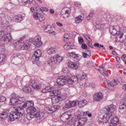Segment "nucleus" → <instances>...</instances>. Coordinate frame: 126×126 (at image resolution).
Returning a JSON list of instances; mask_svg holds the SVG:
<instances>
[{
    "mask_svg": "<svg viewBox=\"0 0 126 126\" xmlns=\"http://www.w3.org/2000/svg\"><path fill=\"white\" fill-rule=\"evenodd\" d=\"M23 90L27 93H29L31 92V90L30 87H25L22 88Z\"/></svg>",
    "mask_w": 126,
    "mask_h": 126,
    "instance_id": "nucleus-32",
    "label": "nucleus"
},
{
    "mask_svg": "<svg viewBox=\"0 0 126 126\" xmlns=\"http://www.w3.org/2000/svg\"><path fill=\"white\" fill-rule=\"evenodd\" d=\"M88 45L90 47L93 48V45H92V43L90 42H88Z\"/></svg>",
    "mask_w": 126,
    "mask_h": 126,
    "instance_id": "nucleus-61",
    "label": "nucleus"
},
{
    "mask_svg": "<svg viewBox=\"0 0 126 126\" xmlns=\"http://www.w3.org/2000/svg\"><path fill=\"white\" fill-rule=\"evenodd\" d=\"M55 59L54 56H52L50 59L48 61V63L50 65H51V64L54 63H55Z\"/></svg>",
    "mask_w": 126,
    "mask_h": 126,
    "instance_id": "nucleus-31",
    "label": "nucleus"
},
{
    "mask_svg": "<svg viewBox=\"0 0 126 126\" xmlns=\"http://www.w3.org/2000/svg\"><path fill=\"white\" fill-rule=\"evenodd\" d=\"M67 78L66 83L68 86L73 85V83L76 84L78 81V77L77 76H73L71 78L67 76Z\"/></svg>",
    "mask_w": 126,
    "mask_h": 126,
    "instance_id": "nucleus-9",
    "label": "nucleus"
},
{
    "mask_svg": "<svg viewBox=\"0 0 126 126\" xmlns=\"http://www.w3.org/2000/svg\"><path fill=\"white\" fill-rule=\"evenodd\" d=\"M93 13L92 12H91L87 16V19L88 20H90L93 16Z\"/></svg>",
    "mask_w": 126,
    "mask_h": 126,
    "instance_id": "nucleus-43",
    "label": "nucleus"
},
{
    "mask_svg": "<svg viewBox=\"0 0 126 126\" xmlns=\"http://www.w3.org/2000/svg\"><path fill=\"white\" fill-rule=\"evenodd\" d=\"M31 43L37 47L42 45V43L41 41V37L39 36H36L35 37V40L31 41Z\"/></svg>",
    "mask_w": 126,
    "mask_h": 126,
    "instance_id": "nucleus-14",
    "label": "nucleus"
},
{
    "mask_svg": "<svg viewBox=\"0 0 126 126\" xmlns=\"http://www.w3.org/2000/svg\"><path fill=\"white\" fill-rule=\"evenodd\" d=\"M51 92L52 94V95L56 96L60 94V91L58 90H54Z\"/></svg>",
    "mask_w": 126,
    "mask_h": 126,
    "instance_id": "nucleus-33",
    "label": "nucleus"
},
{
    "mask_svg": "<svg viewBox=\"0 0 126 126\" xmlns=\"http://www.w3.org/2000/svg\"><path fill=\"white\" fill-rule=\"evenodd\" d=\"M84 37L89 42L92 41V39L90 37L89 35H87L86 34H84Z\"/></svg>",
    "mask_w": 126,
    "mask_h": 126,
    "instance_id": "nucleus-47",
    "label": "nucleus"
},
{
    "mask_svg": "<svg viewBox=\"0 0 126 126\" xmlns=\"http://www.w3.org/2000/svg\"><path fill=\"white\" fill-rule=\"evenodd\" d=\"M77 104H78L79 107L81 108H83L88 103L87 101L85 100H83L82 101H77Z\"/></svg>",
    "mask_w": 126,
    "mask_h": 126,
    "instance_id": "nucleus-27",
    "label": "nucleus"
},
{
    "mask_svg": "<svg viewBox=\"0 0 126 126\" xmlns=\"http://www.w3.org/2000/svg\"><path fill=\"white\" fill-rule=\"evenodd\" d=\"M88 52H89V54H86L84 52L82 53V56L84 58H86L87 57V55L89 56V55H91V53H90V51H88Z\"/></svg>",
    "mask_w": 126,
    "mask_h": 126,
    "instance_id": "nucleus-50",
    "label": "nucleus"
},
{
    "mask_svg": "<svg viewBox=\"0 0 126 126\" xmlns=\"http://www.w3.org/2000/svg\"><path fill=\"white\" fill-rule=\"evenodd\" d=\"M6 100V98L5 97L3 96H1L0 97V107Z\"/></svg>",
    "mask_w": 126,
    "mask_h": 126,
    "instance_id": "nucleus-34",
    "label": "nucleus"
},
{
    "mask_svg": "<svg viewBox=\"0 0 126 126\" xmlns=\"http://www.w3.org/2000/svg\"><path fill=\"white\" fill-rule=\"evenodd\" d=\"M89 86L91 87L94 88L95 87V85L94 83H93L89 84Z\"/></svg>",
    "mask_w": 126,
    "mask_h": 126,
    "instance_id": "nucleus-55",
    "label": "nucleus"
},
{
    "mask_svg": "<svg viewBox=\"0 0 126 126\" xmlns=\"http://www.w3.org/2000/svg\"><path fill=\"white\" fill-rule=\"evenodd\" d=\"M83 19V17L82 16H79L76 18L75 23H78L81 22Z\"/></svg>",
    "mask_w": 126,
    "mask_h": 126,
    "instance_id": "nucleus-30",
    "label": "nucleus"
},
{
    "mask_svg": "<svg viewBox=\"0 0 126 126\" xmlns=\"http://www.w3.org/2000/svg\"><path fill=\"white\" fill-rule=\"evenodd\" d=\"M42 51L41 50L37 49L34 51V54L32 56V59L38 61L39 60V57L41 56L42 54Z\"/></svg>",
    "mask_w": 126,
    "mask_h": 126,
    "instance_id": "nucleus-15",
    "label": "nucleus"
},
{
    "mask_svg": "<svg viewBox=\"0 0 126 126\" xmlns=\"http://www.w3.org/2000/svg\"><path fill=\"white\" fill-rule=\"evenodd\" d=\"M59 107L58 105L52 106L49 108L46 107L45 110L46 112L48 113H51L56 111L59 109Z\"/></svg>",
    "mask_w": 126,
    "mask_h": 126,
    "instance_id": "nucleus-16",
    "label": "nucleus"
},
{
    "mask_svg": "<svg viewBox=\"0 0 126 126\" xmlns=\"http://www.w3.org/2000/svg\"><path fill=\"white\" fill-rule=\"evenodd\" d=\"M28 84L34 89H39L41 87L40 84L39 83L35 82L34 80H30L29 83Z\"/></svg>",
    "mask_w": 126,
    "mask_h": 126,
    "instance_id": "nucleus-12",
    "label": "nucleus"
},
{
    "mask_svg": "<svg viewBox=\"0 0 126 126\" xmlns=\"http://www.w3.org/2000/svg\"><path fill=\"white\" fill-rule=\"evenodd\" d=\"M14 108L16 110V111H12L9 116L10 120L11 121L18 119L20 116L24 115V110L22 108L17 106L14 107Z\"/></svg>",
    "mask_w": 126,
    "mask_h": 126,
    "instance_id": "nucleus-3",
    "label": "nucleus"
},
{
    "mask_svg": "<svg viewBox=\"0 0 126 126\" xmlns=\"http://www.w3.org/2000/svg\"><path fill=\"white\" fill-rule=\"evenodd\" d=\"M71 46V43L68 42L64 46V48L66 50H68L70 48Z\"/></svg>",
    "mask_w": 126,
    "mask_h": 126,
    "instance_id": "nucleus-35",
    "label": "nucleus"
},
{
    "mask_svg": "<svg viewBox=\"0 0 126 126\" xmlns=\"http://www.w3.org/2000/svg\"><path fill=\"white\" fill-rule=\"evenodd\" d=\"M51 27L50 25H47L46 28L44 29V31L45 32H49L51 31Z\"/></svg>",
    "mask_w": 126,
    "mask_h": 126,
    "instance_id": "nucleus-37",
    "label": "nucleus"
},
{
    "mask_svg": "<svg viewBox=\"0 0 126 126\" xmlns=\"http://www.w3.org/2000/svg\"><path fill=\"white\" fill-rule=\"evenodd\" d=\"M24 38L25 37L24 36L20 38L19 40L14 43V45L16 46L20 44V48L22 50L28 49L29 48V44L26 42H25Z\"/></svg>",
    "mask_w": 126,
    "mask_h": 126,
    "instance_id": "nucleus-6",
    "label": "nucleus"
},
{
    "mask_svg": "<svg viewBox=\"0 0 126 126\" xmlns=\"http://www.w3.org/2000/svg\"><path fill=\"white\" fill-rule=\"evenodd\" d=\"M48 92L50 91L52 88L49 87H46Z\"/></svg>",
    "mask_w": 126,
    "mask_h": 126,
    "instance_id": "nucleus-62",
    "label": "nucleus"
},
{
    "mask_svg": "<svg viewBox=\"0 0 126 126\" xmlns=\"http://www.w3.org/2000/svg\"><path fill=\"white\" fill-rule=\"evenodd\" d=\"M58 47L56 46H54L49 48L47 51V53L49 55L55 53L58 51Z\"/></svg>",
    "mask_w": 126,
    "mask_h": 126,
    "instance_id": "nucleus-20",
    "label": "nucleus"
},
{
    "mask_svg": "<svg viewBox=\"0 0 126 126\" xmlns=\"http://www.w3.org/2000/svg\"><path fill=\"white\" fill-rule=\"evenodd\" d=\"M126 55L125 54H123L121 57V58L122 60L124 62H125L126 60Z\"/></svg>",
    "mask_w": 126,
    "mask_h": 126,
    "instance_id": "nucleus-53",
    "label": "nucleus"
},
{
    "mask_svg": "<svg viewBox=\"0 0 126 126\" xmlns=\"http://www.w3.org/2000/svg\"><path fill=\"white\" fill-rule=\"evenodd\" d=\"M77 104V101H69L68 103H67L65 105V106L66 108H69L75 106Z\"/></svg>",
    "mask_w": 126,
    "mask_h": 126,
    "instance_id": "nucleus-25",
    "label": "nucleus"
},
{
    "mask_svg": "<svg viewBox=\"0 0 126 126\" xmlns=\"http://www.w3.org/2000/svg\"><path fill=\"white\" fill-rule=\"evenodd\" d=\"M71 38V34L69 33H65L63 36V40L65 42L68 41L69 39Z\"/></svg>",
    "mask_w": 126,
    "mask_h": 126,
    "instance_id": "nucleus-28",
    "label": "nucleus"
},
{
    "mask_svg": "<svg viewBox=\"0 0 126 126\" xmlns=\"http://www.w3.org/2000/svg\"><path fill=\"white\" fill-rule=\"evenodd\" d=\"M93 99L96 101H99L102 99L103 95L102 93L99 92L96 93L94 96Z\"/></svg>",
    "mask_w": 126,
    "mask_h": 126,
    "instance_id": "nucleus-23",
    "label": "nucleus"
},
{
    "mask_svg": "<svg viewBox=\"0 0 126 126\" xmlns=\"http://www.w3.org/2000/svg\"><path fill=\"white\" fill-rule=\"evenodd\" d=\"M118 119L117 116L113 117L110 120V126H116L118 124Z\"/></svg>",
    "mask_w": 126,
    "mask_h": 126,
    "instance_id": "nucleus-21",
    "label": "nucleus"
},
{
    "mask_svg": "<svg viewBox=\"0 0 126 126\" xmlns=\"http://www.w3.org/2000/svg\"><path fill=\"white\" fill-rule=\"evenodd\" d=\"M116 67L117 68H120L122 67L123 66L120 64H117L116 65Z\"/></svg>",
    "mask_w": 126,
    "mask_h": 126,
    "instance_id": "nucleus-60",
    "label": "nucleus"
},
{
    "mask_svg": "<svg viewBox=\"0 0 126 126\" xmlns=\"http://www.w3.org/2000/svg\"><path fill=\"white\" fill-rule=\"evenodd\" d=\"M52 102L54 103H56L58 102L59 100L57 97H53L51 99Z\"/></svg>",
    "mask_w": 126,
    "mask_h": 126,
    "instance_id": "nucleus-39",
    "label": "nucleus"
},
{
    "mask_svg": "<svg viewBox=\"0 0 126 126\" xmlns=\"http://www.w3.org/2000/svg\"><path fill=\"white\" fill-rule=\"evenodd\" d=\"M28 102V101H27L22 106V107H19L20 108H23L24 113V110H26L27 113L26 117L28 119L31 120L32 118L35 117L37 120L41 121L45 118V114L42 112H40L38 108L36 109L35 108H29L30 106Z\"/></svg>",
    "mask_w": 126,
    "mask_h": 126,
    "instance_id": "nucleus-1",
    "label": "nucleus"
},
{
    "mask_svg": "<svg viewBox=\"0 0 126 126\" xmlns=\"http://www.w3.org/2000/svg\"><path fill=\"white\" fill-rule=\"evenodd\" d=\"M8 34L7 32H0V42L2 44L5 45L8 43Z\"/></svg>",
    "mask_w": 126,
    "mask_h": 126,
    "instance_id": "nucleus-8",
    "label": "nucleus"
},
{
    "mask_svg": "<svg viewBox=\"0 0 126 126\" xmlns=\"http://www.w3.org/2000/svg\"><path fill=\"white\" fill-rule=\"evenodd\" d=\"M28 104L30 106L29 108H34L33 107L34 104V103L32 100L28 101Z\"/></svg>",
    "mask_w": 126,
    "mask_h": 126,
    "instance_id": "nucleus-41",
    "label": "nucleus"
},
{
    "mask_svg": "<svg viewBox=\"0 0 126 126\" xmlns=\"http://www.w3.org/2000/svg\"><path fill=\"white\" fill-rule=\"evenodd\" d=\"M1 114H6V115H8V110H4L2 112Z\"/></svg>",
    "mask_w": 126,
    "mask_h": 126,
    "instance_id": "nucleus-54",
    "label": "nucleus"
},
{
    "mask_svg": "<svg viewBox=\"0 0 126 126\" xmlns=\"http://www.w3.org/2000/svg\"><path fill=\"white\" fill-rule=\"evenodd\" d=\"M25 101L24 97H20L17 95H16L13 96V97L10 99L9 104L11 105L15 106L16 104L24 102Z\"/></svg>",
    "mask_w": 126,
    "mask_h": 126,
    "instance_id": "nucleus-4",
    "label": "nucleus"
},
{
    "mask_svg": "<svg viewBox=\"0 0 126 126\" xmlns=\"http://www.w3.org/2000/svg\"><path fill=\"white\" fill-rule=\"evenodd\" d=\"M87 74L84 73H83L81 76L80 77V79H84L85 80H86L87 79Z\"/></svg>",
    "mask_w": 126,
    "mask_h": 126,
    "instance_id": "nucleus-38",
    "label": "nucleus"
},
{
    "mask_svg": "<svg viewBox=\"0 0 126 126\" xmlns=\"http://www.w3.org/2000/svg\"><path fill=\"white\" fill-rule=\"evenodd\" d=\"M75 6L77 7H79L80 5V3L79 2H75Z\"/></svg>",
    "mask_w": 126,
    "mask_h": 126,
    "instance_id": "nucleus-57",
    "label": "nucleus"
},
{
    "mask_svg": "<svg viewBox=\"0 0 126 126\" xmlns=\"http://www.w3.org/2000/svg\"><path fill=\"white\" fill-rule=\"evenodd\" d=\"M85 120V119L83 118L75 121L74 124V126H82L86 121V120Z\"/></svg>",
    "mask_w": 126,
    "mask_h": 126,
    "instance_id": "nucleus-18",
    "label": "nucleus"
},
{
    "mask_svg": "<svg viewBox=\"0 0 126 126\" xmlns=\"http://www.w3.org/2000/svg\"><path fill=\"white\" fill-rule=\"evenodd\" d=\"M49 33L52 34V35H55L56 34V33L54 31H52L51 32H49Z\"/></svg>",
    "mask_w": 126,
    "mask_h": 126,
    "instance_id": "nucleus-64",
    "label": "nucleus"
},
{
    "mask_svg": "<svg viewBox=\"0 0 126 126\" xmlns=\"http://www.w3.org/2000/svg\"><path fill=\"white\" fill-rule=\"evenodd\" d=\"M40 10H41L42 11H45L47 12L48 10V9L47 7H41L40 8Z\"/></svg>",
    "mask_w": 126,
    "mask_h": 126,
    "instance_id": "nucleus-52",
    "label": "nucleus"
},
{
    "mask_svg": "<svg viewBox=\"0 0 126 126\" xmlns=\"http://www.w3.org/2000/svg\"><path fill=\"white\" fill-rule=\"evenodd\" d=\"M8 35V42H13L14 41V40L12 38V35L11 33H9Z\"/></svg>",
    "mask_w": 126,
    "mask_h": 126,
    "instance_id": "nucleus-44",
    "label": "nucleus"
},
{
    "mask_svg": "<svg viewBox=\"0 0 126 126\" xmlns=\"http://www.w3.org/2000/svg\"><path fill=\"white\" fill-rule=\"evenodd\" d=\"M9 30L10 31H11L12 30H13V27L12 26H8V30Z\"/></svg>",
    "mask_w": 126,
    "mask_h": 126,
    "instance_id": "nucleus-63",
    "label": "nucleus"
},
{
    "mask_svg": "<svg viewBox=\"0 0 126 126\" xmlns=\"http://www.w3.org/2000/svg\"><path fill=\"white\" fill-rule=\"evenodd\" d=\"M66 76H61L57 79L56 82L58 85L63 86L66 83Z\"/></svg>",
    "mask_w": 126,
    "mask_h": 126,
    "instance_id": "nucleus-10",
    "label": "nucleus"
},
{
    "mask_svg": "<svg viewBox=\"0 0 126 126\" xmlns=\"http://www.w3.org/2000/svg\"><path fill=\"white\" fill-rule=\"evenodd\" d=\"M72 116L71 114H69L68 112H65L60 117V119L63 122H65Z\"/></svg>",
    "mask_w": 126,
    "mask_h": 126,
    "instance_id": "nucleus-19",
    "label": "nucleus"
},
{
    "mask_svg": "<svg viewBox=\"0 0 126 126\" xmlns=\"http://www.w3.org/2000/svg\"><path fill=\"white\" fill-rule=\"evenodd\" d=\"M6 56V55L4 54H0V63L3 61L5 60Z\"/></svg>",
    "mask_w": 126,
    "mask_h": 126,
    "instance_id": "nucleus-36",
    "label": "nucleus"
},
{
    "mask_svg": "<svg viewBox=\"0 0 126 126\" xmlns=\"http://www.w3.org/2000/svg\"><path fill=\"white\" fill-rule=\"evenodd\" d=\"M115 108V106L112 104L106 107L104 109L105 114L99 117L98 123L101 124L107 122L111 116L114 114Z\"/></svg>",
    "mask_w": 126,
    "mask_h": 126,
    "instance_id": "nucleus-2",
    "label": "nucleus"
},
{
    "mask_svg": "<svg viewBox=\"0 0 126 126\" xmlns=\"http://www.w3.org/2000/svg\"><path fill=\"white\" fill-rule=\"evenodd\" d=\"M78 41L79 43H80L82 42L83 41V40L82 38H80L78 39Z\"/></svg>",
    "mask_w": 126,
    "mask_h": 126,
    "instance_id": "nucleus-59",
    "label": "nucleus"
},
{
    "mask_svg": "<svg viewBox=\"0 0 126 126\" xmlns=\"http://www.w3.org/2000/svg\"><path fill=\"white\" fill-rule=\"evenodd\" d=\"M69 66L73 69H76L78 68L79 66L78 62H71L68 63Z\"/></svg>",
    "mask_w": 126,
    "mask_h": 126,
    "instance_id": "nucleus-22",
    "label": "nucleus"
},
{
    "mask_svg": "<svg viewBox=\"0 0 126 126\" xmlns=\"http://www.w3.org/2000/svg\"><path fill=\"white\" fill-rule=\"evenodd\" d=\"M13 21L15 22H19L23 20L22 16L17 15L13 17Z\"/></svg>",
    "mask_w": 126,
    "mask_h": 126,
    "instance_id": "nucleus-26",
    "label": "nucleus"
},
{
    "mask_svg": "<svg viewBox=\"0 0 126 126\" xmlns=\"http://www.w3.org/2000/svg\"><path fill=\"white\" fill-rule=\"evenodd\" d=\"M126 108V104L123 103L119 106V108L121 109H123Z\"/></svg>",
    "mask_w": 126,
    "mask_h": 126,
    "instance_id": "nucleus-42",
    "label": "nucleus"
},
{
    "mask_svg": "<svg viewBox=\"0 0 126 126\" xmlns=\"http://www.w3.org/2000/svg\"><path fill=\"white\" fill-rule=\"evenodd\" d=\"M94 46L95 47H101L102 48H104L103 46H101V45H100L97 43H94Z\"/></svg>",
    "mask_w": 126,
    "mask_h": 126,
    "instance_id": "nucleus-51",
    "label": "nucleus"
},
{
    "mask_svg": "<svg viewBox=\"0 0 126 126\" xmlns=\"http://www.w3.org/2000/svg\"><path fill=\"white\" fill-rule=\"evenodd\" d=\"M33 17L35 20H38V13L36 12L34 13L33 14Z\"/></svg>",
    "mask_w": 126,
    "mask_h": 126,
    "instance_id": "nucleus-45",
    "label": "nucleus"
},
{
    "mask_svg": "<svg viewBox=\"0 0 126 126\" xmlns=\"http://www.w3.org/2000/svg\"><path fill=\"white\" fill-rule=\"evenodd\" d=\"M83 114V115L84 116L87 115L89 117H91L92 116L91 114L90 113H89V112L88 111H86L84 112Z\"/></svg>",
    "mask_w": 126,
    "mask_h": 126,
    "instance_id": "nucleus-46",
    "label": "nucleus"
},
{
    "mask_svg": "<svg viewBox=\"0 0 126 126\" xmlns=\"http://www.w3.org/2000/svg\"><path fill=\"white\" fill-rule=\"evenodd\" d=\"M45 19V17L43 16H40L39 17V21L41 22L43 21Z\"/></svg>",
    "mask_w": 126,
    "mask_h": 126,
    "instance_id": "nucleus-48",
    "label": "nucleus"
},
{
    "mask_svg": "<svg viewBox=\"0 0 126 126\" xmlns=\"http://www.w3.org/2000/svg\"><path fill=\"white\" fill-rule=\"evenodd\" d=\"M118 84V83L115 80H113L110 81L106 80L105 85L106 87L110 90H112L114 88V87Z\"/></svg>",
    "mask_w": 126,
    "mask_h": 126,
    "instance_id": "nucleus-7",
    "label": "nucleus"
},
{
    "mask_svg": "<svg viewBox=\"0 0 126 126\" xmlns=\"http://www.w3.org/2000/svg\"><path fill=\"white\" fill-rule=\"evenodd\" d=\"M81 47L83 49H85L87 48V46L85 44H83L81 46Z\"/></svg>",
    "mask_w": 126,
    "mask_h": 126,
    "instance_id": "nucleus-56",
    "label": "nucleus"
},
{
    "mask_svg": "<svg viewBox=\"0 0 126 126\" xmlns=\"http://www.w3.org/2000/svg\"><path fill=\"white\" fill-rule=\"evenodd\" d=\"M8 116V115H6V114H0V117L1 120L2 121L3 119L4 120V119H7Z\"/></svg>",
    "mask_w": 126,
    "mask_h": 126,
    "instance_id": "nucleus-40",
    "label": "nucleus"
},
{
    "mask_svg": "<svg viewBox=\"0 0 126 126\" xmlns=\"http://www.w3.org/2000/svg\"><path fill=\"white\" fill-rule=\"evenodd\" d=\"M70 11L69 9L67 7L64 8L62 9L61 12V14L63 15V18L67 17L69 15Z\"/></svg>",
    "mask_w": 126,
    "mask_h": 126,
    "instance_id": "nucleus-17",
    "label": "nucleus"
},
{
    "mask_svg": "<svg viewBox=\"0 0 126 126\" xmlns=\"http://www.w3.org/2000/svg\"><path fill=\"white\" fill-rule=\"evenodd\" d=\"M87 64L88 66L90 67H91L93 66V63L91 62H89Z\"/></svg>",
    "mask_w": 126,
    "mask_h": 126,
    "instance_id": "nucleus-58",
    "label": "nucleus"
},
{
    "mask_svg": "<svg viewBox=\"0 0 126 126\" xmlns=\"http://www.w3.org/2000/svg\"><path fill=\"white\" fill-rule=\"evenodd\" d=\"M63 73L66 74H68L69 72V71L68 70L67 68L66 67H65L63 69Z\"/></svg>",
    "mask_w": 126,
    "mask_h": 126,
    "instance_id": "nucleus-49",
    "label": "nucleus"
},
{
    "mask_svg": "<svg viewBox=\"0 0 126 126\" xmlns=\"http://www.w3.org/2000/svg\"><path fill=\"white\" fill-rule=\"evenodd\" d=\"M103 64H102L100 66H99L100 68L97 70H99L100 73L104 76H108V74L103 67Z\"/></svg>",
    "mask_w": 126,
    "mask_h": 126,
    "instance_id": "nucleus-24",
    "label": "nucleus"
},
{
    "mask_svg": "<svg viewBox=\"0 0 126 126\" xmlns=\"http://www.w3.org/2000/svg\"><path fill=\"white\" fill-rule=\"evenodd\" d=\"M28 84L34 89H39L41 87L40 84L39 83L35 82L34 80H30L29 83Z\"/></svg>",
    "mask_w": 126,
    "mask_h": 126,
    "instance_id": "nucleus-13",
    "label": "nucleus"
},
{
    "mask_svg": "<svg viewBox=\"0 0 126 126\" xmlns=\"http://www.w3.org/2000/svg\"><path fill=\"white\" fill-rule=\"evenodd\" d=\"M54 56L55 59L58 63H59L61 62L63 58L62 56H61L58 54L55 55Z\"/></svg>",
    "mask_w": 126,
    "mask_h": 126,
    "instance_id": "nucleus-29",
    "label": "nucleus"
},
{
    "mask_svg": "<svg viewBox=\"0 0 126 126\" xmlns=\"http://www.w3.org/2000/svg\"><path fill=\"white\" fill-rule=\"evenodd\" d=\"M68 55L74 61L78 62L80 59V56L78 54H75L74 52H68Z\"/></svg>",
    "mask_w": 126,
    "mask_h": 126,
    "instance_id": "nucleus-11",
    "label": "nucleus"
},
{
    "mask_svg": "<svg viewBox=\"0 0 126 126\" xmlns=\"http://www.w3.org/2000/svg\"><path fill=\"white\" fill-rule=\"evenodd\" d=\"M119 29L118 26H111L110 28V31L112 35L114 36H117V38L120 39L122 37L123 34L119 31Z\"/></svg>",
    "mask_w": 126,
    "mask_h": 126,
    "instance_id": "nucleus-5",
    "label": "nucleus"
}]
</instances>
